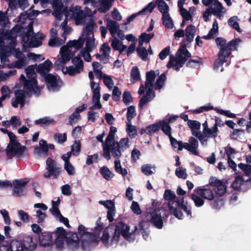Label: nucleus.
<instances>
[{
  "label": "nucleus",
  "mask_w": 251,
  "mask_h": 251,
  "mask_svg": "<svg viewBox=\"0 0 251 251\" xmlns=\"http://www.w3.org/2000/svg\"><path fill=\"white\" fill-rule=\"evenodd\" d=\"M240 38H235L227 43L226 40L222 37H217L215 42L219 51L218 53V58L214 62V69L218 70L221 67V72L224 71L222 67L224 63L226 62L229 56L231 54V51L236 50L239 44L241 42Z\"/></svg>",
  "instance_id": "obj_1"
},
{
  "label": "nucleus",
  "mask_w": 251,
  "mask_h": 251,
  "mask_svg": "<svg viewBox=\"0 0 251 251\" xmlns=\"http://www.w3.org/2000/svg\"><path fill=\"white\" fill-rule=\"evenodd\" d=\"M37 244L36 236L24 234L10 241V251H34L37 248Z\"/></svg>",
  "instance_id": "obj_2"
},
{
  "label": "nucleus",
  "mask_w": 251,
  "mask_h": 251,
  "mask_svg": "<svg viewBox=\"0 0 251 251\" xmlns=\"http://www.w3.org/2000/svg\"><path fill=\"white\" fill-rule=\"evenodd\" d=\"M130 226L125 223L120 221L118 222L115 226V231L110 240V245L116 244L121 235L126 240L131 241L135 239L136 234H139L137 226L134 227V229L129 232Z\"/></svg>",
  "instance_id": "obj_3"
},
{
  "label": "nucleus",
  "mask_w": 251,
  "mask_h": 251,
  "mask_svg": "<svg viewBox=\"0 0 251 251\" xmlns=\"http://www.w3.org/2000/svg\"><path fill=\"white\" fill-rule=\"evenodd\" d=\"M51 233L55 235L56 238L66 239L69 250L75 251L79 248V239L76 232L70 231L67 233L63 227H58Z\"/></svg>",
  "instance_id": "obj_4"
},
{
  "label": "nucleus",
  "mask_w": 251,
  "mask_h": 251,
  "mask_svg": "<svg viewBox=\"0 0 251 251\" xmlns=\"http://www.w3.org/2000/svg\"><path fill=\"white\" fill-rule=\"evenodd\" d=\"M96 226L94 227V232L87 231L86 228L82 225L78 226L77 231L78 233L81 237V247L84 250V246L95 241V234H99L100 232L103 229V223L101 222V218L99 217L97 220Z\"/></svg>",
  "instance_id": "obj_5"
},
{
  "label": "nucleus",
  "mask_w": 251,
  "mask_h": 251,
  "mask_svg": "<svg viewBox=\"0 0 251 251\" xmlns=\"http://www.w3.org/2000/svg\"><path fill=\"white\" fill-rule=\"evenodd\" d=\"M169 138L172 147L174 148H177L178 151H182L184 149L194 155H199V153L197 151L199 145V141L193 136L189 137V143H183L181 141H177L172 136L169 137Z\"/></svg>",
  "instance_id": "obj_6"
},
{
  "label": "nucleus",
  "mask_w": 251,
  "mask_h": 251,
  "mask_svg": "<svg viewBox=\"0 0 251 251\" xmlns=\"http://www.w3.org/2000/svg\"><path fill=\"white\" fill-rule=\"evenodd\" d=\"M187 202H185L182 197L178 201L172 202L170 204V213L176 218L182 220L183 218V210L186 213L187 216L192 218V210L191 206L187 205Z\"/></svg>",
  "instance_id": "obj_7"
},
{
  "label": "nucleus",
  "mask_w": 251,
  "mask_h": 251,
  "mask_svg": "<svg viewBox=\"0 0 251 251\" xmlns=\"http://www.w3.org/2000/svg\"><path fill=\"white\" fill-rule=\"evenodd\" d=\"M194 192L204 199L213 201L210 204L214 208L219 209L224 205V200L222 198L214 195L213 191L211 189L198 187L194 190Z\"/></svg>",
  "instance_id": "obj_8"
},
{
  "label": "nucleus",
  "mask_w": 251,
  "mask_h": 251,
  "mask_svg": "<svg viewBox=\"0 0 251 251\" xmlns=\"http://www.w3.org/2000/svg\"><path fill=\"white\" fill-rule=\"evenodd\" d=\"M88 76L91 81V88L93 91L92 102L93 105L89 107V110L100 109L101 108L102 105L100 103V87L99 84H96L93 80L94 78L92 72H89Z\"/></svg>",
  "instance_id": "obj_9"
},
{
  "label": "nucleus",
  "mask_w": 251,
  "mask_h": 251,
  "mask_svg": "<svg viewBox=\"0 0 251 251\" xmlns=\"http://www.w3.org/2000/svg\"><path fill=\"white\" fill-rule=\"evenodd\" d=\"M46 169L47 172L44 174L45 178L52 177L53 179H56L61 174L62 168L59 164L50 157L48 158L46 162Z\"/></svg>",
  "instance_id": "obj_10"
},
{
  "label": "nucleus",
  "mask_w": 251,
  "mask_h": 251,
  "mask_svg": "<svg viewBox=\"0 0 251 251\" xmlns=\"http://www.w3.org/2000/svg\"><path fill=\"white\" fill-rule=\"evenodd\" d=\"M29 180L27 178L13 180L12 195L15 197H22L26 195L27 189L25 187Z\"/></svg>",
  "instance_id": "obj_11"
},
{
  "label": "nucleus",
  "mask_w": 251,
  "mask_h": 251,
  "mask_svg": "<svg viewBox=\"0 0 251 251\" xmlns=\"http://www.w3.org/2000/svg\"><path fill=\"white\" fill-rule=\"evenodd\" d=\"M72 62L75 66H70L66 68V70L65 71L62 70L65 74H68L70 76H73L75 74H79L83 71V61L80 58V55L73 57L72 58Z\"/></svg>",
  "instance_id": "obj_12"
},
{
  "label": "nucleus",
  "mask_w": 251,
  "mask_h": 251,
  "mask_svg": "<svg viewBox=\"0 0 251 251\" xmlns=\"http://www.w3.org/2000/svg\"><path fill=\"white\" fill-rule=\"evenodd\" d=\"M103 156L107 160L111 159L110 152L112 156L117 159H119L122 156V151L119 145L116 144L115 142H113L112 144L108 145V149L105 150V146H102Z\"/></svg>",
  "instance_id": "obj_13"
},
{
  "label": "nucleus",
  "mask_w": 251,
  "mask_h": 251,
  "mask_svg": "<svg viewBox=\"0 0 251 251\" xmlns=\"http://www.w3.org/2000/svg\"><path fill=\"white\" fill-rule=\"evenodd\" d=\"M218 131V128L213 126L211 128H207L205 130L202 131V133L201 132L198 139L202 145H206L208 139L217 137Z\"/></svg>",
  "instance_id": "obj_14"
},
{
  "label": "nucleus",
  "mask_w": 251,
  "mask_h": 251,
  "mask_svg": "<svg viewBox=\"0 0 251 251\" xmlns=\"http://www.w3.org/2000/svg\"><path fill=\"white\" fill-rule=\"evenodd\" d=\"M187 60V59L186 57H183L182 55H178L176 57H175L173 55L171 54L166 66L168 68L173 67L174 70L178 71Z\"/></svg>",
  "instance_id": "obj_15"
},
{
  "label": "nucleus",
  "mask_w": 251,
  "mask_h": 251,
  "mask_svg": "<svg viewBox=\"0 0 251 251\" xmlns=\"http://www.w3.org/2000/svg\"><path fill=\"white\" fill-rule=\"evenodd\" d=\"M150 222L154 226L158 229H161L163 226V220L161 216L160 210L155 209L151 213V218L150 220L147 219L146 222Z\"/></svg>",
  "instance_id": "obj_16"
},
{
  "label": "nucleus",
  "mask_w": 251,
  "mask_h": 251,
  "mask_svg": "<svg viewBox=\"0 0 251 251\" xmlns=\"http://www.w3.org/2000/svg\"><path fill=\"white\" fill-rule=\"evenodd\" d=\"M39 244L42 247H50L53 244L52 233L49 231H44L39 234Z\"/></svg>",
  "instance_id": "obj_17"
},
{
  "label": "nucleus",
  "mask_w": 251,
  "mask_h": 251,
  "mask_svg": "<svg viewBox=\"0 0 251 251\" xmlns=\"http://www.w3.org/2000/svg\"><path fill=\"white\" fill-rule=\"evenodd\" d=\"M15 99L14 100H12V105L17 108L18 104H20L21 107L24 106L25 101V92L21 89H18L15 91Z\"/></svg>",
  "instance_id": "obj_18"
},
{
  "label": "nucleus",
  "mask_w": 251,
  "mask_h": 251,
  "mask_svg": "<svg viewBox=\"0 0 251 251\" xmlns=\"http://www.w3.org/2000/svg\"><path fill=\"white\" fill-rule=\"evenodd\" d=\"M26 150V148L21 144L18 147H10V145H8L6 148V155L10 157L12 155H16L18 157L20 158L23 155Z\"/></svg>",
  "instance_id": "obj_19"
},
{
  "label": "nucleus",
  "mask_w": 251,
  "mask_h": 251,
  "mask_svg": "<svg viewBox=\"0 0 251 251\" xmlns=\"http://www.w3.org/2000/svg\"><path fill=\"white\" fill-rule=\"evenodd\" d=\"M25 82H24V88L25 90L29 92H33L37 93L39 91V87L37 85V81L35 77L28 78Z\"/></svg>",
  "instance_id": "obj_20"
},
{
  "label": "nucleus",
  "mask_w": 251,
  "mask_h": 251,
  "mask_svg": "<svg viewBox=\"0 0 251 251\" xmlns=\"http://www.w3.org/2000/svg\"><path fill=\"white\" fill-rule=\"evenodd\" d=\"M38 147H36L34 149V153L38 154L40 156H43L46 157L48 155V148L47 147V142L41 139L39 141Z\"/></svg>",
  "instance_id": "obj_21"
},
{
  "label": "nucleus",
  "mask_w": 251,
  "mask_h": 251,
  "mask_svg": "<svg viewBox=\"0 0 251 251\" xmlns=\"http://www.w3.org/2000/svg\"><path fill=\"white\" fill-rule=\"evenodd\" d=\"M52 67V62L47 59L44 63L40 64L36 68V71L42 77L48 75Z\"/></svg>",
  "instance_id": "obj_22"
},
{
  "label": "nucleus",
  "mask_w": 251,
  "mask_h": 251,
  "mask_svg": "<svg viewBox=\"0 0 251 251\" xmlns=\"http://www.w3.org/2000/svg\"><path fill=\"white\" fill-rule=\"evenodd\" d=\"M187 125L190 128L192 135L198 139L201 132L200 130L201 126L200 122L196 120H189Z\"/></svg>",
  "instance_id": "obj_23"
},
{
  "label": "nucleus",
  "mask_w": 251,
  "mask_h": 251,
  "mask_svg": "<svg viewBox=\"0 0 251 251\" xmlns=\"http://www.w3.org/2000/svg\"><path fill=\"white\" fill-rule=\"evenodd\" d=\"M42 77L45 79L47 86L49 88L55 89L59 87L56 75L52 74H48Z\"/></svg>",
  "instance_id": "obj_24"
},
{
  "label": "nucleus",
  "mask_w": 251,
  "mask_h": 251,
  "mask_svg": "<svg viewBox=\"0 0 251 251\" xmlns=\"http://www.w3.org/2000/svg\"><path fill=\"white\" fill-rule=\"evenodd\" d=\"M63 7V3L60 0H53L52 7L53 12L52 14L58 20H60L62 17V9Z\"/></svg>",
  "instance_id": "obj_25"
},
{
  "label": "nucleus",
  "mask_w": 251,
  "mask_h": 251,
  "mask_svg": "<svg viewBox=\"0 0 251 251\" xmlns=\"http://www.w3.org/2000/svg\"><path fill=\"white\" fill-rule=\"evenodd\" d=\"M163 198L166 201H168V208L170 211V204L172 202L178 201L180 199L176 197L175 193L170 189L165 190Z\"/></svg>",
  "instance_id": "obj_26"
},
{
  "label": "nucleus",
  "mask_w": 251,
  "mask_h": 251,
  "mask_svg": "<svg viewBox=\"0 0 251 251\" xmlns=\"http://www.w3.org/2000/svg\"><path fill=\"white\" fill-rule=\"evenodd\" d=\"M227 181L226 180L225 181L221 180L218 185L214 188L217 197L221 198L222 196L225 194L227 188Z\"/></svg>",
  "instance_id": "obj_27"
},
{
  "label": "nucleus",
  "mask_w": 251,
  "mask_h": 251,
  "mask_svg": "<svg viewBox=\"0 0 251 251\" xmlns=\"http://www.w3.org/2000/svg\"><path fill=\"white\" fill-rule=\"evenodd\" d=\"M185 35L187 41L191 43L193 41L194 36L196 33V27L192 25H188L185 29Z\"/></svg>",
  "instance_id": "obj_28"
},
{
  "label": "nucleus",
  "mask_w": 251,
  "mask_h": 251,
  "mask_svg": "<svg viewBox=\"0 0 251 251\" xmlns=\"http://www.w3.org/2000/svg\"><path fill=\"white\" fill-rule=\"evenodd\" d=\"M34 123L36 125L41 126H46L50 125H54L55 121L50 117H45L35 120Z\"/></svg>",
  "instance_id": "obj_29"
},
{
  "label": "nucleus",
  "mask_w": 251,
  "mask_h": 251,
  "mask_svg": "<svg viewBox=\"0 0 251 251\" xmlns=\"http://www.w3.org/2000/svg\"><path fill=\"white\" fill-rule=\"evenodd\" d=\"M85 42V38L80 37L77 40H70L67 43V46L69 48H74L76 50L81 49Z\"/></svg>",
  "instance_id": "obj_30"
},
{
  "label": "nucleus",
  "mask_w": 251,
  "mask_h": 251,
  "mask_svg": "<svg viewBox=\"0 0 251 251\" xmlns=\"http://www.w3.org/2000/svg\"><path fill=\"white\" fill-rule=\"evenodd\" d=\"M154 36L153 33H146L145 32L142 33L139 36L138 39V43L139 46H142L143 43H149Z\"/></svg>",
  "instance_id": "obj_31"
},
{
  "label": "nucleus",
  "mask_w": 251,
  "mask_h": 251,
  "mask_svg": "<svg viewBox=\"0 0 251 251\" xmlns=\"http://www.w3.org/2000/svg\"><path fill=\"white\" fill-rule=\"evenodd\" d=\"M244 182L245 180L243 177L238 175L235 177L234 180L231 184V186L234 190L240 191L242 189L241 187Z\"/></svg>",
  "instance_id": "obj_32"
},
{
  "label": "nucleus",
  "mask_w": 251,
  "mask_h": 251,
  "mask_svg": "<svg viewBox=\"0 0 251 251\" xmlns=\"http://www.w3.org/2000/svg\"><path fill=\"white\" fill-rule=\"evenodd\" d=\"M61 57L55 62V65L56 66H61L62 64H64L69 62L71 58L72 59L74 55L72 53L61 54Z\"/></svg>",
  "instance_id": "obj_33"
},
{
  "label": "nucleus",
  "mask_w": 251,
  "mask_h": 251,
  "mask_svg": "<svg viewBox=\"0 0 251 251\" xmlns=\"http://www.w3.org/2000/svg\"><path fill=\"white\" fill-rule=\"evenodd\" d=\"M107 27L111 34H114L119 30V25L116 21L108 19L107 20Z\"/></svg>",
  "instance_id": "obj_34"
},
{
  "label": "nucleus",
  "mask_w": 251,
  "mask_h": 251,
  "mask_svg": "<svg viewBox=\"0 0 251 251\" xmlns=\"http://www.w3.org/2000/svg\"><path fill=\"white\" fill-rule=\"evenodd\" d=\"M162 19L163 24L165 26L166 28L170 29L173 28L174 25L173 20L170 17L169 12L166 11L165 13H163Z\"/></svg>",
  "instance_id": "obj_35"
},
{
  "label": "nucleus",
  "mask_w": 251,
  "mask_h": 251,
  "mask_svg": "<svg viewBox=\"0 0 251 251\" xmlns=\"http://www.w3.org/2000/svg\"><path fill=\"white\" fill-rule=\"evenodd\" d=\"M169 124H170L165 120L160 121L158 123V125L160 126V129L161 128L164 133L166 135H168L169 137L172 136V128Z\"/></svg>",
  "instance_id": "obj_36"
},
{
  "label": "nucleus",
  "mask_w": 251,
  "mask_h": 251,
  "mask_svg": "<svg viewBox=\"0 0 251 251\" xmlns=\"http://www.w3.org/2000/svg\"><path fill=\"white\" fill-rule=\"evenodd\" d=\"M100 172L102 177L107 180H110L114 175L106 166H103L100 169Z\"/></svg>",
  "instance_id": "obj_37"
},
{
  "label": "nucleus",
  "mask_w": 251,
  "mask_h": 251,
  "mask_svg": "<svg viewBox=\"0 0 251 251\" xmlns=\"http://www.w3.org/2000/svg\"><path fill=\"white\" fill-rule=\"evenodd\" d=\"M136 51L138 56L143 61H147L148 60V51L144 47H138Z\"/></svg>",
  "instance_id": "obj_38"
},
{
  "label": "nucleus",
  "mask_w": 251,
  "mask_h": 251,
  "mask_svg": "<svg viewBox=\"0 0 251 251\" xmlns=\"http://www.w3.org/2000/svg\"><path fill=\"white\" fill-rule=\"evenodd\" d=\"M114 168L115 171L125 176L127 175V172L126 169H123L121 165V162L119 159H117L114 161Z\"/></svg>",
  "instance_id": "obj_39"
},
{
  "label": "nucleus",
  "mask_w": 251,
  "mask_h": 251,
  "mask_svg": "<svg viewBox=\"0 0 251 251\" xmlns=\"http://www.w3.org/2000/svg\"><path fill=\"white\" fill-rule=\"evenodd\" d=\"M238 19L237 16L230 18L228 21V25L238 32H241L242 29L240 27L238 23L236 21Z\"/></svg>",
  "instance_id": "obj_40"
},
{
  "label": "nucleus",
  "mask_w": 251,
  "mask_h": 251,
  "mask_svg": "<svg viewBox=\"0 0 251 251\" xmlns=\"http://www.w3.org/2000/svg\"><path fill=\"white\" fill-rule=\"evenodd\" d=\"M155 78V74L154 71L151 70L146 73V80L145 82L146 87L149 85L151 86Z\"/></svg>",
  "instance_id": "obj_41"
},
{
  "label": "nucleus",
  "mask_w": 251,
  "mask_h": 251,
  "mask_svg": "<svg viewBox=\"0 0 251 251\" xmlns=\"http://www.w3.org/2000/svg\"><path fill=\"white\" fill-rule=\"evenodd\" d=\"M213 14L214 15L218 16V12L216 11L215 8L210 7L209 8L206 9L203 13V18L205 22H208L209 21V17Z\"/></svg>",
  "instance_id": "obj_42"
},
{
  "label": "nucleus",
  "mask_w": 251,
  "mask_h": 251,
  "mask_svg": "<svg viewBox=\"0 0 251 251\" xmlns=\"http://www.w3.org/2000/svg\"><path fill=\"white\" fill-rule=\"evenodd\" d=\"M166 79V75L164 73L162 74L156 79L154 88L155 90L161 89Z\"/></svg>",
  "instance_id": "obj_43"
},
{
  "label": "nucleus",
  "mask_w": 251,
  "mask_h": 251,
  "mask_svg": "<svg viewBox=\"0 0 251 251\" xmlns=\"http://www.w3.org/2000/svg\"><path fill=\"white\" fill-rule=\"evenodd\" d=\"M192 200L194 201L195 205L196 207H201L204 203L203 198H201L198 195L192 194L191 196Z\"/></svg>",
  "instance_id": "obj_44"
},
{
  "label": "nucleus",
  "mask_w": 251,
  "mask_h": 251,
  "mask_svg": "<svg viewBox=\"0 0 251 251\" xmlns=\"http://www.w3.org/2000/svg\"><path fill=\"white\" fill-rule=\"evenodd\" d=\"M81 150V144L79 140H75L71 146L72 153L75 156H77Z\"/></svg>",
  "instance_id": "obj_45"
},
{
  "label": "nucleus",
  "mask_w": 251,
  "mask_h": 251,
  "mask_svg": "<svg viewBox=\"0 0 251 251\" xmlns=\"http://www.w3.org/2000/svg\"><path fill=\"white\" fill-rule=\"evenodd\" d=\"M202 64L200 58L196 59H190L186 63V66L190 68H199Z\"/></svg>",
  "instance_id": "obj_46"
},
{
  "label": "nucleus",
  "mask_w": 251,
  "mask_h": 251,
  "mask_svg": "<svg viewBox=\"0 0 251 251\" xmlns=\"http://www.w3.org/2000/svg\"><path fill=\"white\" fill-rule=\"evenodd\" d=\"M64 42L65 41H63L60 38L56 37L53 39H50L49 41L48 45L50 47H59L63 45Z\"/></svg>",
  "instance_id": "obj_47"
},
{
  "label": "nucleus",
  "mask_w": 251,
  "mask_h": 251,
  "mask_svg": "<svg viewBox=\"0 0 251 251\" xmlns=\"http://www.w3.org/2000/svg\"><path fill=\"white\" fill-rule=\"evenodd\" d=\"M158 4V10L162 13H165L166 11L168 12L169 6L163 0H157L156 4Z\"/></svg>",
  "instance_id": "obj_48"
},
{
  "label": "nucleus",
  "mask_w": 251,
  "mask_h": 251,
  "mask_svg": "<svg viewBox=\"0 0 251 251\" xmlns=\"http://www.w3.org/2000/svg\"><path fill=\"white\" fill-rule=\"evenodd\" d=\"M126 125V131L129 136L131 138L135 137V135H137L136 127L131 125V123L129 122L127 123Z\"/></svg>",
  "instance_id": "obj_49"
},
{
  "label": "nucleus",
  "mask_w": 251,
  "mask_h": 251,
  "mask_svg": "<svg viewBox=\"0 0 251 251\" xmlns=\"http://www.w3.org/2000/svg\"><path fill=\"white\" fill-rule=\"evenodd\" d=\"M131 79L134 81H139L141 80L140 72L137 66L134 67L130 72Z\"/></svg>",
  "instance_id": "obj_50"
},
{
  "label": "nucleus",
  "mask_w": 251,
  "mask_h": 251,
  "mask_svg": "<svg viewBox=\"0 0 251 251\" xmlns=\"http://www.w3.org/2000/svg\"><path fill=\"white\" fill-rule=\"evenodd\" d=\"M136 116L135 107L133 105H130L127 108L126 113V119L128 122L131 123V120Z\"/></svg>",
  "instance_id": "obj_51"
},
{
  "label": "nucleus",
  "mask_w": 251,
  "mask_h": 251,
  "mask_svg": "<svg viewBox=\"0 0 251 251\" xmlns=\"http://www.w3.org/2000/svg\"><path fill=\"white\" fill-rule=\"evenodd\" d=\"M214 110L218 113L226 116L228 118H235L236 116V114L231 113L229 110H225L223 109H219L218 107H215Z\"/></svg>",
  "instance_id": "obj_52"
},
{
  "label": "nucleus",
  "mask_w": 251,
  "mask_h": 251,
  "mask_svg": "<svg viewBox=\"0 0 251 251\" xmlns=\"http://www.w3.org/2000/svg\"><path fill=\"white\" fill-rule=\"evenodd\" d=\"M146 224H148V221L146 222V221L144 220L141 221L139 224V230H138L139 233L141 232L144 239H146V237L148 236V233H147L145 229L144 228ZM139 234V233L138 234V235ZM136 235H137V234H136Z\"/></svg>",
  "instance_id": "obj_53"
},
{
  "label": "nucleus",
  "mask_w": 251,
  "mask_h": 251,
  "mask_svg": "<svg viewBox=\"0 0 251 251\" xmlns=\"http://www.w3.org/2000/svg\"><path fill=\"white\" fill-rule=\"evenodd\" d=\"M27 64L26 58L22 57L14 62L13 67L17 69H22L25 67Z\"/></svg>",
  "instance_id": "obj_54"
},
{
  "label": "nucleus",
  "mask_w": 251,
  "mask_h": 251,
  "mask_svg": "<svg viewBox=\"0 0 251 251\" xmlns=\"http://www.w3.org/2000/svg\"><path fill=\"white\" fill-rule=\"evenodd\" d=\"M113 142H116L115 141V135L109 132L105 140L104 143H103L102 145V147L105 146V150L107 151V149H108V145L112 144Z\"/></svg>",
  "instance_id": "obj_55"
},
{
  "label": "nucleus",
  "mask_w": 251,
  "mask_h": 251,
  "mask_svg": "<svg viewBox=\"0 0 251 251\" xmlns=\"http://www.w3.org/2000/svg\"><path fill=\"white\" fill-rule=\"evenodd\" d=\"M115 142L116 144L119 145L122 151H124V149L129 147V140L128 138H122L119 142L116 141Z\"/></svg>",
  "instance_id": "obj_56"
},
{
  "label": "nucleus",
  "mask_w": 251,
  "mask_h": 251,
  "mask_svg": "<svg viewBox=\"0 0 251 251\" xmlns=\"http://www.w3.org/2000/svg\"><path fill=\"white\" fill-rule=\"evenodd\" d=\"M123 100L126 105H128L133 101V99L130 93L128 91H126L123 95Z\"/></svg>",
  "instance_id": "obj_57"
},
{
  "label": "nucleus",
  "mask_w": 251,
  "mask_h": 251,
  "mask_svg": "<svg viewBox=\"0 0 251 251\" xmlns=\"http://www.w3.org/2000/svg\"><path fill=\"white\" fill-rule=\"evenodd\" d=\"M91 51L87 50L82 49L77 55H80V57L82 56L85 61L89 62L91 61V56L90 53Z\"/></svg>",
  "instance_id": "obj_58"
},
{
  "label": "nucleus",
  "mask_w": 251,
  "mask_h": 251,
  "mask_svg": "<svg viewBox=\"0 0 251 251\" xmlns=\"http://www.w3.org/2000/svg\"><path fill=\"white\" fill-rule=\"evenodd\" d=\"M53 138L58 143H63L67 140V134L65 133L63 134L56 133L54 134Z\"/></svg>",
  "instance_id": "obj_59"
},
{
  "label": "nucleus",
  "mask_w": 251,
  "mask_h": 251,
  "mask_svg": "<svg viewBox=\"0 0 251 251\" xmlns=\"http://www.w3.org/2000/svg\"><path fill=\"white\" fill-rule=\"evenodd\" d=\"M147 134L151 135L160 129V126L158 123L151 125L147 127Z\"/></svg>",
  "instance_id": "obj_60"
},
{
  "label": "nucleus",
  "mask_w": 251,
  "mask_h": 251,
  "mask_svg": "<svg viewBox=\"0 0 251 251\" xmlns=\"http://www.w3.org/2000/svg\"><path fill=\"white\" fill-rule=\"evenodd\" d=\"M180 13L184 20H192V15L184 8L179 9Z\"/></svg>",
  "instance_id": "obj_61"
},
{
  "label": "nucleus",
  "mask_w": 251,
  "mask_h": 251,
  "mask_svg": "<svg viewBox=\"0 0 251 251\" xmlns=\"http://www.w3.org/2000/svg\"><path fill=\"white\" fill-rule=\"evenodd\" d=\"M101 50H102V55L107 59H109V52H110L111 49L106 43L102 44L100 47Z\"/></svg>",
  "instance_id": "obj_62"
},
{
  "label": "nucleus",
  "mask_w": 251,
  "mask_h": 251,
  "mask_svg": "<svg viewBox=\"0 0 251 251\" xmlns=\"http://www.w3.org/2000/svg\"><path fill=\"white\" fill-rule=\"evenodd\" d=\"M218 27L216 28H212L209 31L208 34L206 35H204L202 36V38L205 40H209L211 39H213L215 37V36L216 33L218 32Z\"/></svg>",
  "instance_id": "obj_63"
},
{
  "label": "nucleus",
  "mask_w": 251,
  "mask_h": 251,
  "mask_svg": "<svg viewBox=\"0 0 251 251\" xmlns=\"http://www.w3.org/2000/svg\"><path fill=\"white\" fill-rule=\"evenodd\" d=\"M86 14L83 10H79V12L76 18L75 19V22L76 25H81L84 22Z\"/></svg>",
  "instance_id": "obj_64"
}]
</instances>
